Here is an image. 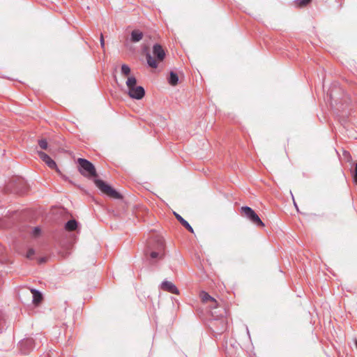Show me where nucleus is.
Returning <instances> with one entry per match:
<instances>
[{
    "instance_id": "9",
    "label": "nucleus",
    "mask_w": 357,
    "mask_h": 357,
    "mask_svg": "<svg viewBox=\"0 0 357 357\" xmlns=\"http://www.w3.org/2000/svg\"><path fill=\"white\" fill-rule=\"evenodd\" d=\"M153 54L158 61H162L165 57V52L160 44H155L153 46Z\"/></svg>"
},
{
    "instance_id": "5",
    "label": "nucleus",
    "mask_w": 357,
    "mask_h": 357,
    "mask_svg": "<svg viewBox=\"0 0 357 357\" xmlns=\"http://www.w3.org/2000/svg\"><path fill=\"white\" fill-rule=\"evenodd\" d=\"M241 211L243 213L244 215L254 225L257 227H264V222L252 208L249 206H243L241 207Z\"/></svg>"
},
{
    "instance_id": "4",
    "label": "nucleus",
    "mask_w": 357,
    "mask_h": 357,
    "mask_svg": "<svg viewBox=\"0 0 357 357\" xmlns=\"http://www.w3.org/2000/svg\"><path fill=\"white\" fill-rule=\"evenodd\" d=\"M95 184L103 193L106 194L107 195L115 199L121 198V195L119 192H118L111 185H108L102 180L96 179Z\"/></svg>"
},
{
    "instance_id": "29",
    "label": "nucleus",
    "mask_w": 357,
    "mask_h": 357,
    "mask_svg": "<svg viewBox=\"0 0 357 357\" xmlns=\"http://www.w3.org/2000/svg\"><path fill=\"white\" fill-rule=\"evenodd\" d=\"M356 347H357V340L356 341Z\"/></svg>"
},
{
    "instance_id": "19",
    "label": "nucleus",
    "mask_w": 357,
    "mask_h": 357,
    "mask_svg": "<svg viewBox=\"0 0 357 357\" xmlns=\"http://www.w3.org/2000/svg\"><path fill=\"white\" fill-rule=\"evenodd\" d=\"M38 145L42 149L46 150L48 146V143L46 139H41L38 141Z\"/></svg>"
},
{
    "instance_id": "28",
    "label": "nucleus",
    "mask_w": 357,
    "mask_h": 357,
    "mask_svg": "<svg viewBox=\"0 0 357 357\" xmlns=\"http://www.w3.org/2000/svg\"><path fill=\"white\" fill-rule=\"evenodd\" d=\"M223 328H224V330H225V329H226L227 326H226V325H225V326H223Z\"/></svg>"
},
{
    "instance_id": "15",
    "label": "nucleus",
    "mask_w": 357,
    "mask_h": 357,
    "mask_svg": "<svg viewBox=\"0 0 357 357\" xmlns=\"http://www.w3.org/2000/svg\"><path fill=\"white\" fill-rule=\"evenodd\" d=\"M77 226L78 222L75 219H72L65 224V229L68 231H73L77 229Z\"/></svg>"
},
{
    "instance_id": "3",
    "label": "nucleus",
    "mask_w": 357,
    "mask_h": 357,
    "mask_svg": "<svg viewBox=\"0 0 357 357\" xmlns=\"http://www.w3.org/2000/svg\"><path fill=\"white\" fill-rule=\"evenodd\" d=\"M77 164L82 175L89 177L97 176L96 168L90 161L84 158H78Z\"/></svg>"
},
{
    "instance_id": "20",
    "label": "nucleus",
    "mask_w": 357,
    "mask_h": 357,
    "mask_svg": "<svg viewBox=\"0 0 357 357\" xmlns=\"http://www.w3.org/2000/svg\"><path fill=\"white\" fill-rule=\"evenodd\" d=\"M312 0H296V3L300 7H303L307 6Z\"/></svg>"
},
{
    "instance_id": "21",
    "label": "nucleus",
    "mask_w": 357,
    "mask_h": 357,
    "mask_svg": "<svg viewBox=\"0 0 357 357\" xmlns=\"http://www.w3.org/2000/svg\"><path fill=\"white\" fill-rule=\"evenodd\" d=\"M41 233V229L39 227H35L32 230V236L34 237H38L40 236Z\"/></svg>"
},
{
    "instance_id": "26",
    "label": "nucleus",
    "mask_w": 357,
    "mask_h": 357,
    "mask_svg": "<svg viewBox=\"0 0 357 357\" xmlns=\"http://www.w3.org/2000/svg\"><path fill=\"white\" fill-rule=\"evenodd\" d=\"M216 313L215 312H212V316L215 317L214 314Z\"/></svg>"
},
{
    "instance_id": "22",
    "label": "nucleus",
    "mask_w": 357,
    "mask_h": 357,
    "mask_svg": "<svg viewBox=\"0 0 357 357\" xmlns=\"http://www.w3.org/2000/svg\"><path fill=\"white\" fill-rule=\"evenodd\" d=\"M35 255V250L33 248H29L26 257L27 259H32Z\"/></svg>"
},
{
    "instance_id": "25",
    "label": "nucleus",
    "mask_w": 357,
    "mask_h": 357,
    "mask_svg": "<svg viewBox=\"0 0 357 357\" xmlns=\"http://www.w3.org/2000/svg\"><path fill=\"white\" fill-rule=\"evenodd\" d=\"M45 258H41L40 259V262L42 263V262H45Z\"/></svg>"
},
{
    "instance_id": "11",
    "label": "nucleus",
    "mask_w": 357,
    "mask_h": 357,
    "mask_svg": "<svg viewBox=\"0 0 357 357\" xmlns=\"http://www.w3.org/2000/svg\"><path fill=\"white\" fill-rule=\"evenodd\" d=\"M174 214L177 219V220L190 233H194V229L191 227V225L186 221L184 218H183L179 214L174 212Z\"/></svg>"
},
{
    "instance_id": "1",
    "label": "nucleus",
    "mask_w": 357,
    "mask_h": 357,
    "mask_svg": "<svg viewBox=\"0 0 357 357\" xmlns=\"http://www.w3.org/2000/svg\"><path fill=\"white\" fill-rule=\"evenodd\" d=\"M45 340V337L42 334H36L33 337H26L22 340L18 347L21 354H29L36 347L43 345Z\"/></svg>"
},
{
    "instance_id": "12",
    "label": "nucleus",
    "mask_w": 357,
    "mask_h": 357,
    "mask_svg": "<svg viewBox=\"0 0 357 357\" xmlns=\"http://www.w3.org/2000/svg\"><path fill=\"white\" fill-rule=\"evenodd\" d=\"M200 296L203 303H207L208 301H211L213 303V305L211 307L216 308L217 301L215 298L211 297L208 293L205 291H202L200 294Z\"/></svg>"
},
{
    "instance_id": "18",
    "label": "nucleus",
    "mask_w": 357,
    "mask_h": 357,
    "mask_svg": "<svg viewBox=\"0 0 357 357\" xmlns=\"http://www.w3.org/2000/svg\"><path fill=\"white\" fill-rule=\"evenodd\" d=\"M121 73L124 75H128L130 73V68L126 64H123L121 66Z\"/></svg>"
},
{
    "instance_id": "8",
    "label": "nucleus",
    "mask_w": 357,
    "mask_h": 357,
    "mask_svg": "<svg viewBox=\"0 0 357 357\" xmlns=\"http://www.w3.org/2000/svg\"><path fill=\"white\" fill-rule=\"evenodd\" d=\"M40 158L45 162V164L51 169H56L58 171L57 166L54 160H53L47 153L43 151H38Z\"/></svg>"
},
{
    "instance_id": "24",
    "label": "nucleus",
    "mask_w": 357,
    "mask_h": 357,
    "mask_svg": "<svg viewBox=\"0 0 357 357\" xmlns=\"http://www.w3.org/2000/svg\"><path fill=\"white\" fill-rule=\"evenodd\" d=\"M100 45H101V47L102 48H104V47H105V41H104V38H103L102 34H101V36H100Z\"/></svg>"
},
{
    "instance_id": "16",
    "label": "nucleus",
    "mask_w": 357,
    "mask_h": 357,
    "mask_svg": "<svg viewBox=\"0 0 357 357\" xmlns=\"http://www.w3.org/2000/svg\"><path fill=\"white\" fill-rule=\"evenodd\" d=\"M146 61H147V63L148 65L153 68H156L158 67V62L156 61V60L151 56V54H150V52H146Z\"/></svg>"
},
{
    "instance_id": "14",
    "label": "nucleus",
    "mask_w": 357,
    "mask_h": 357,
    "mask_svg": "<svg viewBox=\"0 0 357 357\" xmlns=\"http://www.w3.org/2000/svg\"><path fill=\"white\" fill-rule=\"evenodd\" d=\"M31 291L33 294V303L36 305L39 304L43 300L42 294L37 289H32Z\"/></svg>"
},
{
    "instance_id": "6",
    "label": "nucleus",
    "mask_w": 357,
    "mask_h": 357,
    "mask_svg": "<svg viewBox=\"0 0 357 357\" xmlns=\"http://www.w3.org/2000/svg\"><path fill=\"white\" fill-rule=\"evenodd\" d=\"M9 185L14 188L13 190L16 193H23L24 191V182L21 178H13Z\"/></svg>"
},
{
    "instance_id": "27",
    "label": "nucleus",
    "mask_w": 357,
    "mask_h": 357,
    "mask_svg": "<svg viewBox=\"0 0 357 357\" xmlns=\"http://www.w3.org/2000/svg\"><path fill=\"white\" fill-rule=\"evenodd\" d=\"M222 323H225V319H223L222 320Z\"/></svg>"
},
{
    "instance_id": "23",
    "label": "nucleus",
    "mask_w": 357,
    "mask_h": 357,
    "mask_svg": "<svg viewBox=\"0 0 357 357\" xmlns=\"http://www.w3.org/2000/svg\"><path fill=\"white\" fill-rule=\"evenodd\" d=\"M353 178L354 183L357 185V162L356 163L354 171L353 172Z\"/></svg>"
},
{
    "instance_id": "13",
    "label": "nucleus",
    "mask_w": 357,
    "mask_h": 357,
    "mask_svg": "<svg viewBox=\"0 0 357 357\" xmlns=\"http://www.w3.org/2000/svg\"><path fill=\"white\" fill-rule=\"evenodd\" d=\"M143 38V33L139 29H134L130 33V40L132 43H137Z\"/></svg>"
},
{
    "instance_id": "10",
    "label": "nucleus",
    "mask_w": 357,
    "mask_h": 357,
    "mask_svg": "<svg viewBox=\"0 0 357 357\" xmlns=\"http://www.w3.org/2000/svg\"><path fill=\"white\" fill-rule=\"evenodd\" d=\"M160 288L169 293L178 294V289L172 282L164 280L160 284Z\"/></svg>"
},
{
    "instance_id": "7",
    "label": "nucleus",
    "mask_w": 357,
    "mask_h": 357,
    "mask_svg": "<svg viewBox=\"0 0 357 357\" xmlns=\"http://www.w3.org/2000/svg\"><path fill=\"white\" fill-rule=\"evenodd\" d=\"M158 243V250L157 251H151L150 253V257L152 259H162L164 256V241L162 239L160 238L157 241Z\"/></svg>"
},
{
    "instance_id": "2",
    "label": "nucleus",
    "mask_w": 357,
    "mask_h": 357,
    "mask_svg": "<svg viewBox=\"0 0 357 357\" xmlns=\"http://www.w3.org/2000/svg\"><path fill=\"white\" fill-rule=\"evenodd\" d=\"M137 79L135 77L128 78L126 85L128 88V95L132 98L141 100L145 95L144 89L141 86H136Z\"/></svg>"
},
{
    "instance_id": "17",
    "label": "nucleus",
    "mask_w": 357,
    "mask_h": 357,
    "mask_svg": "<svg viewBox=\"0 0 357 357\" xmlns=\"http://www.w3.org/2000/svg\"><path fill=\"white\" fill-rule=\"evenodd\" d=\"M168 82H169V84L172 86L177 85V84L178 82V75L176 73L171 71L169 73V76L168 77Z\"/></svg>"
}]
</instances>
